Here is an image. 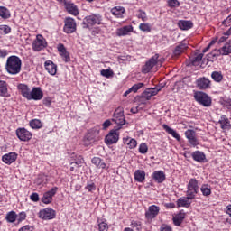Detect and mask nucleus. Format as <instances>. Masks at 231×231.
I'll return each instance as SVG.
<instances>
[{"label":"nucleus","mask_w":231,"mask_h":231,"mask_svg":"<svg viewBox=\"0 0 231 231\" xmlns=\"http://www.w3.org/2000/svg\"><path fill=\"white\" fill-rule=\"evenodd\" d=\"M192 199H196L191 195H189L186 193V197H181L178 199L177 207L178 208L183 207L184 208H189L190 205H192V201H190Z\"/></svg>","instance_id":"13"},{"label":"nucleus","mask_w":231,"mask_h":231,"mask_svg":"<svg viewBox=\"0 0 231 231\" xmlns=\"http://www.w3.org/2000/svg\"><path fill=\"white\" fill-rule=\"evenodd\" d=\"M30 199H31V201H33L34 203H37V201H39V193H32L30 196Z\"/></svg>","instance_id":"61"},{"label":"nucleus","mask_w":231,"mask_h":231,"mask_svg":"<svg viewBox=\"0 0 231 231\" xmlns=\"http://www.w3.org/2000/svg\"><path fill=\"white\" fill-rule=\"evenodd\" d=\"M0 17L2 19H10V17H12V14L8 8L0 6Z\"/></svg>","instance_id":"41"},{"label":"nucleus","mask_w":231,"mask_h":231,"mask_svg":"<svg viewBox=\"0 0 231 231\" xmlns=\"http://www.w3.org/2000/svg\"><path fill=\"white\" fill-rule=\"evenodd\" d=\"M120 138L116 130H111L109 134L105 137V143L106 145H113V143H116Z\"/></svg>","instance_id":"14"},{"label":"nucleus","mask_w":231,"mask_h":231,"mask_svg":"<svg viewBox=\"0 0 231 231\" xmlns=\"http://www.w3.org/2000/svg\"><path fill=\"white\" fill-rule=\"evenodd\" d=\"M42 97H44V93L39 87H34L30 95L28 100H42Z\"/></svg>","instance_id":"16"},{"label":"nucleus","mask_w":231,"mask_h":231,"mask_svg":"<svg viewBox=\"0 0 231 231\" xmlns=\"http://www.w3.org/2000/svg\"><path fill=\"white\" fill-rule=\"evenodd\" d=\"M111 14L116 17V19H124L125 17V7L124 6H115L111 9Z\"/></svg>","instance_id":"17"},{"label":"nucleus","mask_w":231,"mask_h":231,"mask_svg":"<svg viewBox=\"0 0 231 231\" xmlns=\"http://www.w3.org/2000/svg\"><path fill=\"white\" fill-rule=\"evenodd\" d=\"M18 231H33V226L26 225L21 227Z\"/></svg>","instance_id":"63"},{"label":"nucleus","mask_w":231,"mask_h":231,"mask_svg":"<svg viewBox=\"0 0 231 231\" xmlns=\"http://www.w3.org/2000/svg\"><path fill=\"white\" fill-rule=\"evenodd\" d=\"M137 19H141L143 23H145L146 21H148V17H147V13H145V11L139 9L138 10V14L136 15Z\"/></svg>","instance_id":"46"},{"label":"nucleus","mask_w":231,"mask_h":231,"mask_svg":"<svg viewBox=\"0 0 231 231\" xmlns=\"http://www.w3.org/2000/svg\"><path fill=\"white\" fill-rule=\"evenodd\" d=\"M57 212L51 208H46L39 211L38 217L43 219V221H50L51 219H55Z\"/></svg>","instance_id":"6"},{"label":"nucleus","mask_w":231,"mask_h":231,"mask_svg":"<svg viewBox=\"0 0 231 231\" xmlns=\"http://www.w3.org/2000/svg\"><path fill=\"white\" fill-rule=\"evenodd\" d=\"M218 124H220V127L221 129H223L224 131H230L231 130V124H230V120L228 119V117H226V116L222 115L220 116V119L218 121Z\"/></svg>","instance_id":"26"},{"label":"nucleus","mask_w":231,"mask_h":231,"mask_svg":"<svg viewBox=\"0 0 231 231\" xmlns=\"http://www.w3.org/2000/svg\"><path fill=\"white\" fill-rule=\"evenodd\" d=\"M91 163L97 167V169H106L107 164L102 160L100 157H93L91 160Z\"/></svg>","instance_id":"35"},{"label":"nucleus","mask_w":231,"mask_h":231,"mask_svg":"<svg viewBox=\"0 0 231 231\" xmlns=\"http://www.w3.org/2000/svg\"><path fill=\"white\" fill-rule=\"evenodd\" d=\"M162 91V88H146L143 93V97L146 100H151V97H156Z\"/></svg>","instance_id":"19"},{"label":"nucleus","mask_w":231,"mask_h":231,"mask_svg":"<svg viewBox=\"0 0 231 231\" xmlns=\"http://www.w3.org/2000/svg\"><path fill=\"white\" fill-rule=\"evenodd\" d=\"M57 50L63 62H66V63L70 62L71 57H69V52L62 43L58 44Z\"/></svg>","instance_id":"15"},{"label":"nucleus","mask_w":231,"mask_h":231,"mask_svg":"<svg viewBox=\"0 0 231 231\" xmlns=\"http://www.w3.org/2000/svg\"><path fill=\"white\" fill-rule=\"evenodd\" d=\"M17 89L19 91V93L22 95V97H23L24 98H30V93L32 91H30V88L28 87V85L23 84V83H20L17 85Z\"/></svg>","instance_id":"25"},{"label":"nucleus","mask_w":231,"mask_h":231,"mask_svg":"<svg viewBox=\"0 0 231 231\" xmlns=\"http://www.w3.org/2000/svg\"><path fill=\"white\" fill-rule=\"evenodd\" d=\"M63 32L65 33H75L77 32V22L71 17H67L64 21Z\"/></svg>","instance_id":"7"},{"label":"nucleus","mask_w":231,"mask_h":231,"mask_svg":"<svg viewBox=\"0 0 231 231\" xmlns=\"http://www.w3.org/2000/svg\"><path fill=\"white\" fill-rule=\"evenodd\" d=\"M130 226L133 228H135V230L140 231L142 230V222L139 220H132Z\"/></svg>","instance_id":"49"},{"label":"nucleus","mask_w":231,"mask_h":231,"mask_svg":"<svg viewBox=\"0 0 231 231\" xmlns=\"http://www.w3.org/2000/svg\"><path fill=\"white\" fill-rule=\"evenodd\" d=\"M30 127L32 129H41L42 127V122L39 119H32L30 121Z\"/></svg>","instance_id":"44"},{"label":"nucleus","mask_w":231,"mask_h":231,"mask_svg":"<svg viewBox=\"0 0 231 231\" xmlns=\"http://www.w3.org/2000/svg\"><path fill=\"white\" fill-rule=\"evenodd\" d=\"M5 221L7 223H15L17 221V213L15 211H9L5 216Z\"/></svg>","instance_id":"40"},{"label":"nucleus","mask_w":231,"mask_h":231,"mask_svg":"<svg viewBox=\"0 0 231 231\" xmlns=\"http://www.w3.org/2000/svg\"><path fill=\"white\" fill-rule=\"evenodd\" d=\"M38 185H42V183H48V176L45 174H40L36 180Z\"/></svg>","instance_id":"50"},{"label":"nucleus","mask_w":231,"mask_h":231,"mask_svg":"<svg viewBox=\"0 0 231 231\" xmlns=\"http://www.w3.org/2000/svg\"><path fill=\"white\" fill-rule=\"evenodd\" d=\"M158 214H160V207L152 205L148 208V211L145 213V217L146 219H154Z\"/></svg>","instance_id":"20"},{"label":"nucleus","mask_w":231,"mask_h":231,"mask_svg":"<svg viewBox=\"0 0 231 231\" xmlns=\"http://www.w3.org/2000/svg\"><path fill=\"white\" fill-rule=\"evenodd\" d=\"M221 105L223 107H226L228 111H231V98L230 97H225L222 99Z\"/></svg>","instance_id":"48"},{"label":"nucleus","mask_w":231,"mask_h":231,"mask_svg":"<svg viewBox=\"0 0 231 231\" xmlns=\"http://www.w3.org/2000/svg\"><path fill=\"white\" fill-rule=\"evenodd\" d=\"M102 77H106V79H110V77H113L115 75V72L111 69H102L101 70Z\"/></svg>","instance_id":"53"},{"label":"nucleus","mask_w":231,"mask_h":231,"mask_svg":"<svg viewBox=\"0 0 231 231\" xmlns=\"http://www.w3.org/2000/svg\"><path fill=\"white\" fill-rule=\"evenodd\" d=\"M158 59H160L159 54L153 55L148 61H146L145 65L142 68V73H149L154 66L158 64Z\"/></svg>","instance_id":"10"},{"label":"nucleus","mask_w":231,"mask_h":231,"mask_svg":"<svg viewBox=\"0 0 231 231\" xmlns=\"http://www.w3.org/2000/svg\"><path fill=\"white\" fill-rule=\"evenodd\" d=\"M134 178L137 183H143V181H145V171L143 170H136L134 173Z\"/></svg>","instance_id":"33"},{"label":"nucleus","mask_w":231,"mask_h":231,"mask_svg":"<svg viewBox=\"0 0 231 231\" xmlns=\"http://www.w3.org/2000/svg\"><path fill=\"white\" fill-rule=\"evenodd\" d=\"M184 134L191 147H197V145H199V141H198V134H196V131L188 129L185 131Z\"/></svg>","instance_id":"9"},{"label":"nucleus","mask_w":231,"mask_h":231,"mask_svg":"<svg viewBox=\"0 0 231 231\" xmlns=\"http://www.w3.org/2000/svg\"><path fill=\"white\" fill-rule=\"evenodd\" d=\"M203 60V53L198 54L197 56H195L191 62L193 64V66H198V64H199V62H201V60Z\"/></svg>","instance_id":"51"},{"label":"nucleus","mask_w":231,"mask_h":231,"mask_svg":"<svg viewBox=\"0 0 231 231\" xmlns=\"http://www.w3.org/2000/svg\"><path fill=\"white\" fill-rule=\"evenodd\" d=\"M123 143H125L128 149H136V146L138 145L136 139H133L132 137H124Z\"/></svg>","instance_id":"31"},{"label":"nucleus","mask_w":231,"mask_h":231,"mask_svg":"<svg viewBox=\"0 0 231 231\" xmlns=\"http://www.w3.org/2000/svg\"><path fill=\"white\" fill-rule=\"evenodd\" d=\"M15 160H17V153L15 152H9L2 156V162L7 165H12Z\"/></svg>","instance_id":"29"},{"label":"nucleus","mask_w":231,"mask_h":231,"mask_svg":"<svg viewBox=\"0 0 231 231\" xmlns=\"http://www.w3.org/2000/svg\"><path fill=\"white\" fill-rule=\"evenodd\" d=\"M44 68L49 75H57V64H55L51 60H48L44 62Z\"/></svg>","instance_id":"21"},{"label":"nucleus","mask_w":231,"mask_h":231,"mask_svg":"<svg viewBox=\"0 0 231 231\" xmlns=\"http://www.w3.org/2000/svg\"><path fill=\"white\" fill-rule=\"evenodd\" d=\"M192 159L198 163H207V155L201 151H195L191 153Z\"/></svg>","instance_id":"22"},{"label":"nucleus","mask_w":231,"mask_h":231,"mask_svg":"<svg viewBox=\"0 0 231 231\" xmlns=\"http://www.w3.org/2000/svg\"><path fill=\"white\" fill-rule=\"evenodd\" d=\"M210 79L203 77V78H199L196 80V86L199 88V89L205 90V89H210Z\"/></svg>","instance_id":"18"},{"label":"nucleus","mask_w":231,"mask_h":231,"mask_svg":"<svg viewBox=\"0 0 231 231\" xmlns=\"http://www.w3.org/2000/svg\"><path fill=\"white\" fill-rule=\"evenodd\" d=\"M32 48L33 51H42L48 48V42L42 34H37L35 40L32 43Z\"/></svg>","instance_id":"4"},{"label":"nucleus","mask_w":231,"mask_h":231,"mask_svg":"<svg viewBox=\"0 0 231 231\" xmlns=\"http://www.w3.org/2000/svg\"><path fill=\"white\" fill-rule=\"evenodd\" d=\"M80 166L77 165L75 162H70V172H74L77 169H79Z\"/></svg>","instance_id":"64"},{"label":"nucleus","mask_w":231,"mask_h":231,"mask_svg":"<svg viewBox=\"0 0 231 231\" xmlns=\"http://www.w3.org/2000/svg\"><path fill=\"white\" fill-rule=\"evenodd\" d=\"M8 88H10L8 82L0 79V97L10 98L11 95L10 91H8Z\"/></svg>","instance_id":"24"},{"label":"nucleus","mask_w":231,"mask_h":231,"mask_svg":"<svg viewBox=\"0 0 231 231\" xmlns=\"http://www.w3.org/2000/svg\"><path fill=\"white\" fill-rule=\"evenodd\" d=\"M23 66V61L21 58L16 55L9 56L5 63V71L9 75H19L21 73V68Z\"/></svg>","instance_id":"1"},{"label":"nucleus","mask_w":231,"mask_h":231,"mask_svg":"<svg viewBox=\"0 0 231 231\" xmlns=\"http://www.w3.org/2000/svg\"><path fill=\"white\" fill-rule=\"evenodd\" d=\"M152 178L156 183H163L167 180L165 172L162 170L153 171Z\"/></svg>","instance_id":"23"},{"label":"nucleus","mask_w":231,"mask_h":231,"mask_svg":"<svg viewBox=\"0 0 231 231\" xmlns=\"http://www.w3.org/2000/svg\"><path fill=\"white\" fill-rule=\"evenodd\" d=\"M188 46L187 43L185 42H181L179 45H177L173 51L174 55L178 56V55H181V53H183L185 51V50H187Z\"/></svg>","instance_id":"38"},{"label":"nucleus","mask_w":231,"mask_h":231,"mask_svg":"<svg viewBox=\"0 0 231 231\" xmlns=\"http://www.w3.org/2000/svg\"><path fill=\"white\" fill-rule=\"evenodd\" d=\"M16 136L21 142H30L32 140L33 134L32 132L28 131L26 128H17L16 131Z\"/></svg>","instance_id":"8"},{"label":"nucleus","mask_w":231,"mask_h":231,"mask_svg":"<svg viewBox=\"0 0 231 231\" xmlns=\"http://www.w3.org/2000/svg\"><path fill=\"white\" fill-rule=\"evenodd\" d=\"M17 217L18 218H16V219H17L18 223L24 221V219H26V212H24V211L20 212Z\"/></svg>","instance_id":"58"},{"label":"nucleus","mask_w":231,"mask_h":231,"mask_svg":"<svg viewBox=\"0 0 231 231\" xmlns=\"http://www.w3.org/2000/svg\"><path fill=\"white\" fill-rule=\"evenodd\" d=\"M102 21H104V17H102V14H90L83 19L81 26L85 30H91L93 26H100V24H103Z\"/></svg>","instance_id":"2"},{"label":"nucleus","mask_w":231,"mask_h":231,"mask_svg":"<svg viewBox=\"0 0 231 231\" xmlns=\"http://www.w3.org/2000/svg\"><path fill=\"white\" fill-rule=\"evenodd\" d=\"M162 129L164 131H166V133L168 134H171V136L175 138V140H177V142H180L181 141V136L180 135V134H178V132H176V130L171 128L169 125L163 124L162 125Z\"/></svg>","instance_id":"28"},{"label":"nucleus","mask_w":231,"mask_h":231,"mask_svg":"<svg viewBox=\"0 0 231 231\" xmlns=\"http://www.w3.org/2000/svg\"><path fill=\"white\" fill-rule=\"evenodd\" d=\"M85 189L88 190V192H95V190H97V185L94 182H91L87 184Z\"/></svg>","instance_id":"57"},{"label":"nucleus","mask_w":231,"mask_h":231,"mask_svg":"<svg viewBox=\"0 0 231 231\" xmlns=\"http://www.w3.org/2000/svg\"><path fill=\"white\" fill-rule=\"evenodd\" d=\"M79 167H82V163H84V157L79 155L77 157L76 161L74 162Z\"/></svg>","instance_id":"59"},{"label":"nucleus","mask_w":231,"mask_h":231,"mask_svg":"<svg viewBox=\"0 0 231 231\" xmlns=\"http://www.w3.org/2000/svg\"><path fill=\"white\" fill-rule=\"evenodd\" d=\"M113 122L117 125H125V116H124V108L118 107L114 113Z\"/></svg>","instance_id":"11"},{"label":"nucleus","mask_w":231,"mask_h":231,"mask_svg":"<svg viewBox=\"0 0 231 231\" xmlns=\"http://www.w3.org/2000/svg\"><path fill=\"white\" fill-rule=\"evenodd\" d=\"M65 8L67 10V12H69L70 14V15H79V7H77V5H75V4L73 3H67L65 4Z\"/></svg>","instance_id":"34"},{"label":"nucleus","mask_w":231,"mask_h":231,"mask_svg":"<svg viewBox=\"0 0 231 231\" xmlns=\"http://www.w3.org/2000/svg\"><path fill=\"white\" fill-rule=\"evenodd\" d=\"M199 192V182L196 178L189 179L188 184H187V191L186 194H189V196L196 199V195H198Z\"/></svg>","instance_id":"5"},{"label":"nucleus","mask_w":231,"mask_h":231,"mask_svg":"<svg viewBox=\"0 0 231 231\" xmlns=\"http://www.w3.org/2000/svg\"><path fill=\"white\" fill-rule=\"evenodd\" d=\"M211 79H213L214 82H222L223 81V72L221 71H213L211 73Z\"/></svg>","instance_id":"43"},{"label":"nucleus","mask_w":231,"mask_h":231,"mask_svg":"<svg viewBox=\"0 0 231 231\" xmlns=\"http://www.w3.org/2000/svg\"><path fill=\"white\" fill-rule=\"evenodd\" d=\"M178 26L180 29L187 31L194 28V23L190 20H180L178 22Z\"/></svg>","instance_id":"30"},{"label":"nucleus","mask_w":231,"mask_h":231,"mask_svg":"<svg viewBox=\"0 0 231 231\" xmlns=\"http://www.w3.org/2000/svg\"><path fill=\"white\" fill-rule=\"evenodd\" d=\"M8 56V51L6 49H0V59H5Z\"/></svg>","instance_id":"62"},{"label":"nucleus","mask_w":231,"mask_h":231,"mask_svg":"<svg viewBox=\"0 0 231 231\" xmlns=\"http://www.w3.org/2000/svg\"><path fill=\"white\" fill-rule=\"evenodd\" d=\"M160 231H172V227L167 224H162L160 227Z\"/></svg>","instance_id":"60"},{"label":"nucleus","mask_w":231,"mask_h":231,"mask_svg":"<svg viewBox=\"0 0 231 231\" xmlns=\"http://www.w3.org/2000/svg\"><path fill=\"white\" fill-rule=\"evenodd\" d=\"M222 24L223 26H226V28H228V26H231V14L222 22ZM224 35H226L227 37L231 35V27L224 33Z\"/></svg>","instance_id":"42"},{"label":"nucleus","mask_w":231,"mask_h":231,"mask_svg":"<svg viewBox=\"0 0 231 231\" xmlns=\"http://www.w3.org/2000/svg\"><path fill=\"white\" fill-rule=\"evenodd\" d=\"M134 30L133 25H125L123 26L116 31V35L118 37H125V35H129Z\"/></svg>","instance_id":"27"},{"label":"nucleus","mask_w":231,"mask_h":231,"mask_svg":"<svg viewBox=\"0 0 231 231\" xmlns=\"http://www.w3.org/2000/svg\"><path fill=\"white\" fill-rule=\"evenodd\" d=\"M194 98L199 106L203 107H210L212 106V97L208 94L202 91H196L194 93Z\"/></svg>","instance_id":"3"},{"label":"nucleus","mask_w":231,"mask_h":231,"mask_svg":"<svg viewBox=\"0 0 231 231\" xmlns=\"http://www.w3.org/2000/svg\"><path fill=\"white\" fill-rule=\"evenodd\" d=\"M91 142H93V137L89 134H87L83 139V143L85 147H88V145H91Z\"/></svg>","instance_id":"55"},{"label":"nucleus","mask_w":231,"mask_h":231,"mask_svg":"<svg viewBox=\"0 0 231 231\" xmlns=\"http://www.w3.org/2000/svg\"><path fill=\"white\" fill-rule=\"evenodd\" d=\"M0 33L4 35H8V33H12V27L9 25H0Z\"/></svg>","instance_id":"47"},{"label":"nucleus","mask_w":231,"mask_h":231,"mask_svg":"<svg viewBox=\"0 0 231 231\" xmlns=\"http://www.w3.org/2000/svg\"><path fill=\"white\" fill-rule=\"evenodd\" d=\"M144 84L143 83H137L133 85L130 88V91H132L133 93H138L139 89H142V88H143Z\"/></svg>","instance_id":"52"},{"label":"nucleus","mask_w":231,"mask_h":231,"mask_svg":"<svg viewBox=\"0 0 231 231\" xmlns=\"http://www.w3.org/2000/svg\"><path fill=\"white\" fill-rule=\"evenodd\" d=\"M220 55H230L231 41L227 42L221 49L218 50Z\"/></svg>","instance_id":"37"},{"label":"nucleus","mask_w":231,"mask_h":231,"mask_svg":"<svg viewBox=\"0 0 231 231\" xmlns=\"http://www.w3.org/2000/svg\"><path fill=\"white\" fill-rule=\"evenodd\" d=\"M58 190V187H53L49 191L45 192L43 194V197L42 198V203H44L45 205H50V203L53 201V196L57 194Z\"/></svg>","instance_id":"12"},{"label":"nucleus","mask_w":231,"mask_h":231,"mask_svg":"<svg viewBox=\"0 0 231 231\" xmlns=\"http://www.w3.org/2000/svg\"><path fill=\"white\" fill-rule=\"evenodd\" d=\"M167 5L169 8H178L180 6V1L178 0H168Z\"/></svg>","instance_id":"54"},{"label":"nucleus","mask_w":231,"mask_h":231,"mask_svg":"<svg viewBox=\"0 0 231 231\" xmlns=\"http://www.w3.org/2000/svg\"><path fill=\"white\" fill-rule=\"evenodd\" d=\"M200 192L204 198H210V196H212V186H210V184H202Z\"/></svg>","instance_id":"32"},{"label":"nucleus","mask_w":231,"mask_h":231,"mask_svg":"<svg viewBox=\"0 0 231 231\" xmlns=\"http://www.w3.org/2000/svg\"><path fill=\"white\" fill-rule=\"evenodd\" d=\"M139 30L141 32H145L146 33H150L152 27L150 23H143L139 24Z\"/></svg>","instance_id":"45"},{"label":"nucleus","mask_w":231,"mask_h":231,"mask_svg":"<svg viewBox=\"0 0 231 231\" xmlns=\"http://www.w3.org/2000/svg\"><path fill=\"white\" fill-rule=\"evenodd\" d=\"M97 226L99 231H108L109 224H107V220L106 218H98L97 219Z\"/></svg>","instance_id":"36"},{"label":"nucleus","mask_w":231,"mask_h":231,"mask_svg":"<svg viewBox=\"0 0 231 231\" xmlns=\"http://www.w3.org/2000/svg\"><path fill=\"white\" fill-rule=\"evenodd\" d=\"M183 219H185V213H179L173 217V225H175V226H181Z\"/></svg>","instance_id":"39"},{"label":"nucleus","mask_w":231,"mask_h":231,"mask_svg":"<svg viewBox=\"0 0 231 231\" xmlns=\"http://www.w3.org/2000/svg\"><path fill=\"white\" fill-rule=\"evenodd\" d=\"M149 151V147L147 146L146 143H141L139 145V152L141 154H147V152Z\"/></svg>","instance_id":"56"}]
</instances>
